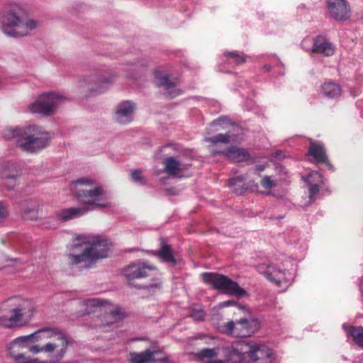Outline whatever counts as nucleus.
I'll return each instance as SVG.
<instances>
[{"mask_svg":"<svg viewBox=\"0 0 363 363\" xmlns=\"http://www.w3.org/2000/svg\"><path fill=\"white\" fill-rule=\"evenodd\" d=\"M6 305L10 308L11 315L10 317L0 316V326L9 328L17 325L23 319L30 318L35 309L30 301L21 297L9 298Z\"/></svg>","mask_w":363,"mask_h":363,"instance_id":"obj_6","label":"nucleus"},{"mask_svg":"<svg viewBox=\"0 0 363 363\" xmlns=\"http://www.w3.org/2000/svg\"><path fill=\"white\" fill-rule=\"evenodd\" d=\"M4 136L6 139L16 138V144L26 152H38L48 143L49 134L36 125H30L24 130L9 128L5 130Z\"/></svg>","mask_w":363,"mask_h":363,"instance_id":"obj_4","label":"nucleus"},{"mask_svg":"<svg viewBox=\"0 0 363 363\" xmlns=\"http://www.w3.org/2000/svg\"><path fill=\"white\" fill-rule=\"evenodd\" d=\"M108 317L111 318V322L108 323L107 325L117 322L123 318V313L121 309L116 307V308L111 310L108 314Z\"/></svg>","mask_w":363,"mask_h":363,"instance_id":"obj_37","label":"nucleus"},{"mask_svg":"<svg viewBox=\"0 0 363 363\" xmlns=\"http://www.w3.org/2000/svg\"><path fill=\"white\" fill-rule=\"evenodd\" d=\"M312 177L320 178V174L317 172H314L312 174H311L308 176V178L307 179V181L309 184V192H310L309 197L311 199H312L313 196H314L319 191V186L317 184H311V182H310L309 179Z\"/></svg>","mask_w":363,"mask_h":363,"instance_id":"obj_33","label":"nucleus"},{"mask_svg":"<svg viewBox=\"0 0 363 363\" xmlns=\"http://www.w3.org/2000/svg\"><path fill=\"white\" fill-rule=\"evenodd\" d=\"M155 269V267L153 265H150L142 262H137L125 267L123 269V274L128 280L140 279L147 277L149 272Z\"/></svg>","mask_w":363,"mask_h":363,"instance_id":"obj_15","label":"nucleus"},{"mask_svg":"<svg viewBox=\"0 0 363 363\" xmlns=\"http://www.w3.org/2000/svg\"><path fill=\"white\" fill-rule=\"evenodd\" d=\"M135 108V105L133 101H122L116 108L113 116L114 121L120 124H127L130 123L133 120Z\"/></svg>","mask_w":363,"mask_h":363,"instance_id":"obj_16","label":"nucleus"},{"mask_svg":"<svg viewBox=\"0 0 363 363\" xmlns=\"http://www.w3.org/2000/svg\"><path fill=\"white\" fill-rule=\"evenodd\" d=\"M25 9L21 4H8L0 18V30L9 38H19L27 36L37 28L35 21L24 16Z\"/></svg>","mask_w":363,"mask_h":363,"instance_id":"obj_2","label":"nucleus"},{"mask_svg":"<svg viewBox=\"0 0 363 363\" xmlns=\"http://www.w3.org/2000/svg\"><path fill=\"white\" fill-rule=\"evenodd\" d=\"M65 97L55 93H45L28 106L30 112L48 116L52 115L56 109L65 101Z\"/></svg>","mask_w":363,"mask_h":363,"instance_id":"obj_8","label":"nucleus"},{"mask_svg":"<svg viewBox=\"0 0 363 363\" xmlns=\"http://www.w3.org/2000/svg\"><path fill=\"white\" fill-rule=\"evenodd\" d=\"M94 180L81 178L74 182V196L77 200L86 206H96L100 208L109 206L106 202L107 197L101 186L94 185Z\"/></svg>","mask_w":363,"mask_h":363,"instance_id":"obj_5","label":"nucleus"},{"mask_svg":"<svg viewBox=\"0 0 363 363\" xmlns=\"http://www.w3.org/2000/svg\"><path fill=\"white\" fill-rule=\"evenodd\" d=\"M19 174H8L4 176V184L9 189H12L16 184L17 179Z\"/></svg>","mask_w":363,"mask_h":363,"instance_id":"obj_34","label":"nucleus"},{"mask_svg":"<svg viewBox=\"0 0 363 363\" xmlns=\"http://www.w3.org/2000/svg\"><path fill=\"white\" fill-rule=\"evenodd\" d=\"M88 302L94 307H104L110 305L108 301L101 298L89 299Z\"/></svg>","mask_w":363,"mask_h":363,"instance_id":"obj_38","label":"nucleus"},{"mask_svg":"<svg viewBox=\"0 0 363 363\" xmlns=\"http://www.w3.org/2000/svg\"><path fill=\"white\" fill-rule=\"evenodd\" d=\"M260 270L269 281L277 285L282 283L288 284L290 281V278L287 277L285 269H281L277 264L262 265L260 267Z\"/></svg>","mask_w":363,"mask_h":363,"instance_id":"obj_14","label":"nucleus"},{"mask_svg":"<svg viewBox=\"0 0 363 363\" xmlns=\"http://www.w3.org/2000/svg\"><path fill=\"white\" fill-rule=\"evenodd\" d=\"M116 78L117 74L111 69L98 70L88 77V89L93 93H103Z\"/></svg>","mask_w":363,"mask_h":363,"instance_id":"obj_9","label":"nucleus"},{"mask_svg":"<svg viewBox=\"0 0 363 363\" xmlns=\"http://www.w3.org/2000/svg\"><path fill=\"white\" fill-rule=\"evenodd\" d=\"M42 331L40 341L50 340L45 344L44 350L50 359L39 361L20 354L16 357V360L18 363H59L64 358L71 342L69 338L57 328L45 327L42 328Z\"/></svg>","mask_w":363,"mask_h":363,"instance_id":"obj_3","label":"nucleus"},{"mask_svg":"<svg viewBox=\"0 0 363 363\" xmlns=\"http://www.w3.org/2000/svg\"><path fill=\"white\" fill-rule=\"evenodd\" d=\"M155 83L158 86H165L167 94L170 98H174L180 94L175 88L174 83L171 82L167 74L162 75L160 72L155 73Z\"/></svg>","mask_w":363,"mask_h":363,"instance_id":"obj_24","label":"nucleus"},{"mask_svg":"<svg viewBox=\"0 0 363 363\" xmlns=\"http://www.w3.org/2000/svg\"><path fill=\"white\" fill-rule=\"evenodd\" d=\"M255 327H257L256 320L244 318L237 322L231 320L226 323L224 325V331L234 336L247 337L254 333Z\"/></svg>","mask_w":363,"mask_h":363,"instance_id":"obj_11","label":"nucleus"},{"mask_svg":"<svg viewBox=\"0 0 363 363\" xmlns=\"http://www.w3.org/2000/svg\"><path fill=\"white\" fill-rule=\"evenodd\" d=\"M8 212L5 203L0 201V218H6Z\"/></svg>","mask_w":363,"mask_h":363,"instance_id":"obj_42","label":"nucleus"},{"mask_svg":"<svg viewBox=\"0 0 363 363\" xmlns=\"http://www.w3.org/2000/svg\"><path fill=\"white\" fill-rule=\"evenodd\" d=\"M265 169V166L263 164H258L256 166V170L257 172H262Z\"/></svg>","mask_w":363,"mask_h":363,"instance_id":"obj_44","label":"nucleus"},{"mask_svg":"<svg viewBox=\"0 0 363 363\" xmlns=\"http://www.w3.org/2000/svg\"><path fill=\"white\" fill-rule=\"evenodd\" d=\"M130 363H172L169 357L150 349L142 352H130Z\"/></svg>","mask_w":363,"mask_h":363,"instance_id":"obj_12","label":"nucleus"},{"mask_svg":"<svg viewBox=\"0 0 363 363\" xmlns=\"http://www.w3.org/2000/svg\"><path fill=\"white\" fill-rule=\"evenodd\" d=\"M164 171L169 175H177L182 169L181 163L174 157H169L165 159Z\"/></svg>","mask_w":363,"mask_h":363,"instance_id":"obj_29","label":"nucleus"},{"mask_svg":"<svg viewBox=\"0 0 363 363\" xmlns=\"http://www.w3.org/2000/svg\"><path fill=\"white\" fill-rule=\"evenodd\" d=\"M158 285L157 284H154V285H151L150 287L152 288V287H157Z\"/></svg>","mask_w":363,"mask_h":363,"instance_id":"obj_46","label":"nucleus"},{"mask_svg":"<svg viewBox=\"0 0 363 363\" xmlns=\"http://www.w3.org/2000/svg\"><path fill=\"white\" fill-rule=\"evenodd\" d=\"M231 125V122L229 118L226 116L220 117L214 120L211 123V126H219L220 128H216V130L224 129L225 125Z\"/></svg>","mask_w":363,"mask_h":363,"instance_id":"obj_35","label":"nucleus"},{"mask_svg":"<svg viewBox=\"0 0 363 363\" xmlns=\"http://www.w3.org/2000/svg\"><path fill=\"white\" fill-rule=\"evenodd\" d=\"M19 208L21 211V215L24 219H37L38 213L35 201L32 200L22 201L20 203Z\"/></svg>","mask_w":363,"mask_h":363,"instance_id":"obj_27","label":"nucleus"},{"mask_svg":"<svg viewBox=\"0 0 363 363\" xmlns=\"http://www.w3.org/2000/svg\"><path fill=\"white\" fill-rule=\"evenodd\" d=\"M211 151L213 155L223 154L228 159L237 162L247 161L250 159V154L246 150L235 146L230 147L225 150H218L212 147Z\"/></svg>","mask_w":363,"mask_h":363,"instance_id":"obj_19","label":"nucleus"},{"mask_svg":"<svg viewBox=\"0 0 363 363\" xmlns=\"http://www.w3.org/2000/svg\"><path fill=\"white\" fill-rule=\"evenodd\" d=\"M264 69H265V71L268 72V71L270 70L271 67L269 65H266L264 66Z\"/></svg>","mask_w":363,"mask_h":363,"instance_id":"obj_45","label":"nucleus"},{"mask_svg":"<svg viewBox=\"0 0 363 363\" xmlns=\"http://www.w3.org/2000/svg\"><path fill=\"white\" fill-rule=\"evenodd\" d=\"M311 51L329 57L334 54L335 48L327 39L322 36H318L313 40Z\"/></svg>","mask_w":363,"mask_h":363,"instance_id":"obj_23","label":"nucleus"},{"mask_svg":"<svg viewBox=\"0 0 363 363\" xmlns=\"http://www.w3.org/2000/svg\"><path fill=\"white\" fill-rule=\"evenodd\" d=\"M245 179L244 176H238L230 179L228 182L230 190L237 195H242L244 191L252 189L253 187H257V185L254 182H245Z\"/></svg>","mask_w":363,"mask_h":363,"instance_id":"obj_22","label":"nucleus"},{"mask_svg":"<svg viewBox=\"0 0 363 363\" xmlns=\"http://www.w3.org/2000/svg\"><path fill=\"white\" fill-rule=\"evenodd\" d=\"M28 350L30 352L33 354H38L39 352L45 353V345H43L42 347H40L39 345H37L31 346L29 345Z\"/></svg>","mask_w":363,"mask_h":363,"instance_id":"obj_41","label":"nucleus"},{"mask_svg":"<svg viewBox=\"0 0 363 363\" xmlns=\"http://www.w3.org/2000/svg\"><path fill=\"white\" fill-rule=\"evenodd\" d=\"M89 209L86 206L63 208L56 211V218L61 221H68L86 214Z\"/></svg>","mask_w":363,"mask_h":363,"instance_id":"obj_20","label":"nucleus"},{"mask_svg":"<svg viewBox=\"0 0 363 363\" xmlns=\"http://www.w3.org/2000/svg\"><path fill=\"white\" fill-rule=\"evenodd\" d=\"M198 360L202 363H224L218 359V350L216 348H206L195 354Z\"/></svg>","mask_w":363,"mask_h":363,"instance_id":"obj_26","label":"nucleus"},{"mask_svg":"<svg viewBox=\"0 0 363 363\" xmlns=\"http://www.w3.org/2000/svg\"><path fill=\"white\" fill-rule=\"evenodd\" d=\"M73 252L67 255V262L72 269L93 268L99 259L110 253L108 241L99 235H81L73 240Z\"/></svg>","mask_w":363,"mask_h":363,"instance_id":"obj_1","label":"nucleus"},{"mask_svg":"<svg viewBox=\"0 0 363 363\" xmlns=\"http://www.w3.org/2000/svg\"><path fill=\"white\" fill-rule=\"evenodd\" d=\"M347 334L352 337L354 341L361 347L363 348V327L349 328Z\"/></svg>","mask_w":363,"mask_h":363,"instance_id":"obj_32","label":"nucleus"},{"mask_svg":"<svg viewBox=\"0 0 363 363\" xmlns=\"http://www.w3.org/2000/svg\"><path fill=\"white\" fill-rule=\"evenodd\" d=\"M204 140L208 143H211L213 144H216L217 143H221L227 144L230 141L235 140V137L233 135L227 133L225 134L219 133L213 137L205 138Z\"/></svg>","mask_w":363,"mask_h":363,"instance_id":"obj_31","label":"nucleus"},{"mask_svg":"<svg viewBox=\"0 0 363 363\" xmlns=\"http://www.w3.org/2000/svg\"><path fill=\"white\" fill-rule=\"evenodd\" d=\"M250 341L240 340L225 349L226 358L231 363H244L249 356Z\"/></svg>","mask_w":363,"mask_h":363,"instance_id":"obj_10","label":"nucleus"},{"mask_svg":"<svg viewBox=\"0 0 363 363\" xmlns=\"http://www.w3.org/2000/svg\"><path fill=\"white\" fill-rule=\"evenodd\" d=\"M201 276L206 284L211 285L213 289L221 291L225 294L238 297L244 296L245 294V291L240 288L238 283L223 274L204 272Z\"/></svg>","mask_w":363,"mask_h":363,"instance_id":"obj_7","label":"nucleus"},{"mask_svg":"<svg viewBox=\"0 0 363 363\" xmlns=\"http://www.w3.org/2000/svg\"><path fill=\"white\" fill-rule=\"evenodd\" d=\"M308 155L313 157L317 163L325 164L330 169H333V166L328 162L325 147L322 144L312 142Z\"/></svg>","mask_w":363,"mask_h":363,"instance_id":"obj_21","label":"nucleus"},{"mask_svg":"<svg viewBox=\"0 0 363 363\" xmlns=\"http://www.w3.org/2000/svg\"><path fill=\"white\" fill-rule=\"evenodd\" d=\"M236 303L233 301H224L223 303H221V306L223 307H228V306H232V305H235Z\"/></svg>","mask_w":363,"mask_h":363,"instance_id":"obj_43","label":"nucleus"},{"mask_svg":"<svg viewBox=\"0 0 363 363\" xmlns=\"http://www.w3.org/2000/svg\"><path fill=\"white\" fill-rule=\"evenodd\" d=\"M131 179L138 184L145 185L146 181L143 176V172L140 169H133L130 172Z\"/></svg>","mask_w":363,"mask_h":363,"instance_id":"obj_36","label":"nucleus"},{"mask_svg":"<svg viewBox=\"0 0 363 363\" xmlns=\"http://www.w3.org/2000/svg\"><path fill=\"white\" fill-rule=\"evenodd\" d=\"M205 312L203 309H193L191 317L195 320H202L204 318Z\"/></svg>","mask_w":363,"mask_h":363,"instance_id":"obj_39","label":"nucleus"},{"mask_svg":"<svg viewBox=\"0 0 363 363\" xmlns=\"http://www.w3.org/2000/svg\"><path fill=\"white\" fill-rule=\"evenodd\" d=\"M321 90L325 96L330 99L340 96L342 92L339 84L332 82L324 83Z\"/></svg>","mask_w":363,"mask_h":363,"instance_id":"obj_28","label":"nucleus"},{"mask_svg":"<svg viewBox=\"0 0 363 363\" xmlns=\"http://www.w3.org/2000/svg\"><path fill=\"white\" fill-rule=\"evenodd\" d=\"M156 255L164 262L177 264V260L174 255V250L170 245L167 243L163 238L160 239V245Z\"/></svg>","mask_w":363,"mask_h":363,"instance_id":"obj_25","label":"nucleus"},{"mask_svg":"<svg viewBox=\"0 0 363 363\" xmlns=\"http://www.w3.org/2000/svg\"><path fill=\"white\" fill-rule=\"evenodd\" d=\"M224 55L226 57L229 64H235L237 65L245 63L246 62V58L247 57V55H245L242 53H240L237 51L226 52Z\"/></svg>","mask_w":363,"mask_h":363,"instance_id":"obj_30","label":"nucleus"},{"mask_svg":"<svg viewBox=\"0 0 363 363\" xmlns=\"http://www.w3.org/2000/svg\"><path fill=\"white\" fill-rule=\"evenodd\" d=\"M248 358L251 363H275V354L265 345H257L250 341Z\"/></svg>","mask_w":363,"mask_h":363,"instance_id":"obj_13","label":"nucleus"},{"mask_svg":"<svg viewBox=\"0 0 363 363\" xmlns=\"http://www.w3.org/2000/svg\"><path fill=\"white\" fill-rule=\"evenodd\" d=\"M261 185L266 189H270L275 186V184L270 179V177L265 176L261 181Z\"/></svg>","mask_w":363,"mask_h":363,"instance_id":"obj_40","label":"nucleus"},{"mask_svg":"<svg viewBox=\"0 0 363 363\" xmlns=\"http://www.w3.org/2000/svg\"><path fill=\"white\" fill-rule=\"evenodd\" d=\"M42 328L38 330L32 334L20 336L16 339H14L10 344L9 347V350L10 354L14 357L16 359V357L20 355L21 354H16L14 353V349L16 347L21 348H28L29 345L30 343H34L41 340V334H42Z\"/></svg>","mask_w":363,"mask_h":363,"instance_id":"obj_18","label":"nucleus"},{"mask_svg":"<svg viewBox=\"0 0 363 363\" xmlns=\"http://www.w3.org/2000/svg\"><path fill=\"white\" fill-rule=\"evenodd\" d=\"M330 15L336 21H345L349 18L350 6L345 0H328Z\"/></svg>","mask_w":363,"mask_h":363,"instance_id":"obj_17","label":"nucleus"}]
</instances>
